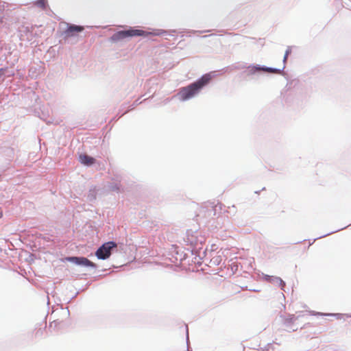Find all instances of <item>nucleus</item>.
<instances>
[{"label":"nucleus","instance_id":"obj_1","mask_svg":"<svg viewBox=\"0 0 351 351\" xmlns=\"http://www.w3.org/2000/svg\"><path fill=\"white\" fill-rule=\"evenodd\" d=\"M211 78V75L210 73H206L196 82L180 88L178 94L179 98L182 101H185L192 98L197 95L204 86L210 82Z\"/></svg>","mask_w":351,"mask_h":351},{"label":"nucleus","instance_id":"obj_2","mask_svg":"<svg viewBox=\"0 0 351 351\" xmlns=\"http://www.w3.org/2000/svg\"><path fill=\"white\" fill-rule=\"evenodd\" d=\"M162 32H148L141 29H130L128 30H123L117 32L114 36V38L116 40H122L128 37H134V36H147L149 35H155L159 36L161 35Z\"/></svg>","mask_w":351,"mask_h":351},{"label":"nucleus","instance_id":"obj_3","mask_svg":"<svg viewBox=\"0 0 351 351\" xmlns=\"http://www.w3.org/2000/svg\"><path fill=\"white\" fill-rule=\"evenodd\" d=\"M116 247L117 244L114 242H106L96 251L95 254L99 259H106L110 256L111 250Z\"/></svg>","mask_w":351,"mask_h":351},{"label":"nucleus","instance_id":"obj_4","mask_svg":"<svg viewBox=\"0 0 351 351\" xmlns=\"http://www.w3.org/2000/svg\"><path fill=\"white\" fill-rule=\"evenodd\" d=\"M67 261H69L70 262H72L75 264L86 267H95V265L93 263L84 257H70L67 258Z\"/></svg>","mask_w":351,"mask_h":351},{"label":"nucleus","instance_id":"obj_5","mask_svg":"<svg viewBox=\"0 0 351 351\" xmlns=\"http://www.w3.org/2000/svg\"><path fill=\"white\" fill-rule=\"evenodd\" d=\"M83 30H84V27L82 26L67 24V30H66L67 37L73 36L76 33L81 32Z\"/></svg>","mask_w":351,"mask_h":351},{"label":"nucleus","instance_id":"obj_6","mask_svg":"<svg viewBox=\"0 0 351 351\" xmlns=\"http://www.w3.org/2000/svg\"><path fill=\"white\" fill-rule=\"evenodd\" d=\"M80 161L84 165L90 166L95 162V159L86 154H81L80 156Z\"/></svg>","mask_w":351,"mask_h":351},{"label":"nucleus","instance_id":"obj_7","mask_svg":"<svg viewBox=\"0 0 351 351\" xmlns=\"http://www.w3.org/2000/svg\"><path fill=\"white\" fill-rule=\"evenodd\" d=\"M222 261L221 255H215L210 259V263L218 265Z\"/></svg>","mask_w":351,"mask_h":351},{"label":"nucleus","instance_id":"obj_8","mask_svg":"<svg viewBox=\"0 0 351 351\" xmlns=\"http://www.w3.org/2000/svg\"><path fill=\"white\" fill-rule=\"evenodd\" d=\"M34 4L42 8V9H45L46 8V5H47V1L46 0H37L36 1H35Z\"/></svg>","mask_w":351,"mask_h":351},{"label":"nucleus","instance_id":"obj_9","mask_svg":"<svg viewBox=\"0 0 351 351\" xmlns=\"http://www.w3.org/2000/svg\"><path fill=\"white\" fill-rule=\"evenodd\" d=\"M257 70H259V71H267V72H270V73H276V69H271V68H256Z\"/></svg>","mask_w":351,"mask_h":351},{"label":"nucleus","instance_id":"obj_10","mask_svg":"<svg viewBox=\"0 0 351 351\" xmlns=\"http://www.w3.org/2000/svg\"><path fill=\"white\" fill-rule=\"evenodd\" d=\"M276 279L277 280L278 282H279L280 286L282 287H284V286L285 285V282L282 281V279H280V278H276Z\"/></svg>","mask_w":351,"mask_h":351},{"label":"nucleus","instance_id":"obj_11","mask_svg":"<svg viewBox=\"0 0 351 351\" xmlns=\"http://www.w3.org/2000/svg\"><path fill=\"white\" fill-rule=\"evenodd\" d=\"M289 51L287 50L285 53V57H284V60L285 61L289 56Z\"/></svg>","mask_w":351,"mask_h":351},{"label":"nucleus","instance_id":"obj_12","mask_svg":"<svg viewBox=\"0 0 351 351\" xmlns=\"http://www.w3.org/2000/svg\"><path fill=\"white\" fill-rule=\"evenodd\" d=\"M3 216V212L2 210L0 208V218H1Z\"/></svg>","mask_w":351,"mask_h":351},{"label":"nucleus","instance_id":"obj_13","mask_svg":"<svg viewBox=\"0 0 351 351\" xmlns=\"http://www.w3.org/2000/svg\"><path fill=\"white\" fill-rule=\"evenodd\" d=\"M293 319H294V316H293V315H292V316L290 317L289 321H290V322H292Z\"/></svg>","mask_w":351,"mask_h":351}]
</instances>
